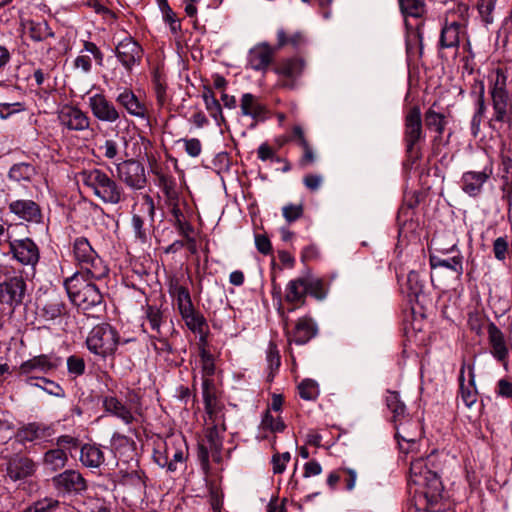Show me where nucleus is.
Wrapping results in <instances>:
<instances>
[{
    "label": "nucleus",
    "instance_id": "obj_1",
    "mask_svg": "<svg viewBox=\"0 0 512 512\" xmlns=\"http://www.w3.org/2000/svg\"><path fill=\"white\" fill-rule=\"evenodd\" d=\"M408 485L414 486V501L417 510L440 512L442 509L443 485L436 472L427 466V459L417 458L410 463Z\"/></svg>",
    "mask_w": 512,
    "mask_h": 512
},
{
    "label": "nucleus",
    "instance_id": "obj_2",
    "mask_svg": "<svg viewBox=\"0 0 512 512\" xmlns=\"http://www.w3.org/2000/svg\"><path fill=\"white\" fill-rule=\"evenodd\" d=\"M92 279L80 273H74L66 279L64 286L71 302L83 311H98L104 307L103 295Z\"/></svg>",
    "mask_w": 512,
    "mask_h": 512
},
{
    "label": "nucleus",
    "instance_id": "obj_3",
    "mask_svg": "<svg viewBox=\"0 0 512 512\" xmlns=\"http://www.w3.org/2000/svg\"><path fill=\"white\" fill-rule=\"evenodd\" d=\"M83 185L104 204L117 205L126 199L124 188L105 171L99 168L80 172Z\"/></svg>",
    "mask_w": 512,
    "mask_h": 512
},
{
    "label": "nucleus",
    "instance_id": "obj_4",
    "mask_svg": "<svg viewBox=\"0 0 512 512\" xmlns=\"http://www.w3.org/2000/svg\"><path fill=\"white\" fill-rule=\"evenodd\" d=\"M488 80L493 107L490 122L507 123L512 127V98L507 90L506 74L498 68L490 73Z\"/></svg>",
    "mask_w": 512,
    "mask_h": 512
},
{
    "label": "nucleus",
    "instance_id": "obj_5",
    "mask_svg": "<svg viewBox=\"0 0 512 512\" xmlns=\"http://www.w3.org/2000/svg\"><path fill=\"white\" fill-rule=\"evenodd\" d=\"M74 260L79 267L76 273L89 276L92 279H103L108 275L109 269L102 258L91 246L85 237H77L72 244Z\"/></svg>",
    "mask_w": 512,
    "mask_h": 512
},
{
    "label": "nucleus",
    "instance_id": "obj_6",
    "mask_svg": "<svg viewBox=\"0 0 512 512\" xmlns=\"http://www.w3.org/2000/svg\"><path fill=\"white\" fill-rule=\"evenodd\" d=\"M187 447L181 435L167 437L162 444H158L154 450L153 459L155 463L167 468L169 472H175L186 460Z\"/></svg>",
    "mask_w": 512,
    "mask_h": 512
},
{
    "label": "nucleus",
    "instance_id": "obj_7",
    "mask_svg": "<svg viewBox=\"0 0 512 512\" xmlns=\"http://www.w3.org/2000/svg\"><path fill=\"white\" fill-rule=\"evenodd\" d=\"M86 343L92 353L105 357L114 353L119 338L116 330L110 324H100L90 331Z\"/></svg>",
    "mask_w": 512,
    "mask_h": 512
},
{
    "label": "nucleus",
    "instance_id": "obj_8",
    "mask_svg": "<svg viewBox=\"0 0 512 512\" xmlns=\"http://www.w3.org/2000/svg\"><path fill=\"white\" fill-rule=\"evenodd\" d=\"M424 138L421 110L418 106H413L406 113L404 121V141L410 157L419 156L417 144Z\"/></svg>",
    "mask_w": 512,
    "mask_h": 512
},
{
    "label": "nucleus",
    "instance_id": "obj_9",
    "mask_svg": "<svg viewBox=\"0 0 512 512\" xmlns=\"http://www.w3.org/2000/svg\"><path fill=\"white\" fill-rule=\"evenodd\" d=\"M394 428L399 448L403 452H409L423 433L420 419L413 418L409 414H406L403 420L395 422Z\"/></svg>",
    "mask_w": 512,
    "mask_h": 512
},
{
    "label": "nucleus",
    "instance_id": "obj_10",
    "mask_svg": "<svg viewBox=\"0 0 512 512\" xmlns=\"http://www.w3.org/2000/svg\"><path fill=\"white\" fill-rule=\"evenodd\" d=\"M143 48L131 36H126L115 46V55L127 72L140 65L143 58Z\"/></svg>",
    "mask_w": 512,
    "mask_h": 512
},
{
    "label": "nucleus",
    "instance_id": "obj_11",
    "mask_svg": "<svg viewBox=\"0 0 512 512\" xmlns=\"http://www.w3.org/2000/svg\"><path fill=\"white\" fill-rule=\"evenodd\" d=\"M202 394L207 414V423H217L224 428L225 416L223 405L218 401L213 380L205 378L202 381Z\"/></svg>",
    "mask_w": 512,
    "mask_h": 512
},
{
    "label": "nucleus",
    "instance_id": "obj_12",
    "mask_svg": "<svg viewBox=\"0 0 512 512\" xmlns=\"http://www.w3.org/2000/svg\"><path fill=\"white\" fill-rule=\"evenodd\" d=\"M58 120L69 131L83 132L90 129V117L77 106H62L58 111Z\"/></svg>",
    "mask_w": 512,
    "mask_h": 512
},
{
    "label": "nucleus",
    "instance_id": "obj_13",
    "mask_svg": "<svg viewBox=\"0 0 512 512\" xmlns=\"http://www.w3.org/2000/svg\"><path fill=\"white\" fill-rule=\"evenodd\" d=\"M117 177L132 189L140 190L146 184L145 169L134 160H126L116 165Z\"/></svg>",
    "mask_w": 512,
    "mask_h": 512
},
{
    "label": "nucleus",
    "instance_id": "obj_14",
    "mask_svg": "<svg viewBox=\"0 0 512 512\" xmlns=\"http://www.w3.org/2000/svg\"><path fill=\"white\" fill-rule=\"evenodd\" d=\"M88 107L93 117L100 122L115 123L120 119V111L103 93L90 96Z\"/></svg>",
    "mask_w": 512,
    "mask_h": 512
},
{
    "label": "nucleus",
    "instance_id": "obj_15",
    "mask_svg": "<svg viewBox=\"0 0 512 512\" xmlns=\"http://www.w3.org/2000/svg\"><path fill=\"white\" fill-rule=\"evenodd\" d=\"M26 283L20 276L10 277L0 283V303L16 307L23 302Z\"/></svg>",
    "mask_w": 512,
    "mask_h": 512
},
{
    "label": "nucleus",
    "instance_id": "obj_16",
    "mask_svg": "<svg viewBox=\"0 0 512 512\" xmlns=\"http://www.w3.org/2000/svg\"><path fill=\"white\" fill-rule=\"evenodd\" d=\"M493 174L492 165H486L481 171H466L461 177V189L470 197H478L482 191L484 184L491 178Z\"/></svg>",
    "mask_w": 512,
    "mask_h": 512
},
{
    "label": "nucleus",
    "instance_id": "obj_17",
    "mask_svg": "<svg viewBox=\"0 0 512 512\" xmlns=\"http://www.w3.org/2000/svg\"><path fill=\"white\" fill-rule=\"evenodd\" d=\"M10 252L23 265L35 266L39 261V249L29 238L9 241Z\"/></svg>",
    "mask_w": 512,
    "mask_h": 512
},
{
    "label": "nucleus",
    "instance_id": "obj_18",
    "mask_svg": "<svg viewBox=\"0 0 512 512\" xmlns=\"http://www.w3.org/2000/svg\"><path fill=\"white\" fill-rule=\"evenodd\" d=\"M305 63L301 58H288L282 60L276 67L275 72L281 76V86L288 89L296 87V80L301 76Z\"/></svg>",
    "mask_w": 512,
    "mask_h": 512
},
{
    "label": "nucleus",
    "instance_id": "obj_19",
    "mask_svg": "<svg viewBox=\"0 0 512 512\" xmlns=\"http://www.w3.org/2000/svg\"><path fill=\"white\" fill-rule=\"evenodd\" d=\"M466 35V20L448 19L441 29L439 45L443 49L458 48L460 39Z\"/></svg>",
    "mask_w": 512,
    "mask_h": 512
},
{
    "label": "nucleus",
    "instance_id": "obj_20",
    "mask_svg": "<svg viewBox=\"0 0 512 512\" xmlns=\"http://www.w3.org/2000/svg\"><path fill=\"white\" fill-rule=\"evenodd\" d=\"M60 365V358L41 354L23 362L19 366L20 375L47 374Z\"/></svg>",
    "mask_w": 512,
    "mask_h": 512
},
{
    "label": "nucleus",
    "instance_id": "obj_21",
    "mask_svg": "<svg viewBox=\"0 0 512 512\" xmlns=\"http://www.w3.org/2000/svg\"><path fill=\"white\" fill-rule=\"evenodd\" d=\"M115 101L132 117L139 119L148 117L146 105L129 88L120 89Z\"/></svg>",
    "mask_w": 512,
    "mask_h": 512
},
{
    "label": "nucleus",
    "instance_id": "obj_22",
    "mask_svg": "<svg viewBox=\"0 0 512 512\" xmlns=\"http://www.w3.org/2000/svg\"><path fill=\"white\" fill-rule=\"evenodd\" d=\"M58 491L79 494L86 490L87 483L83 476L75 470H66L53 478Z\"/></svg>",
    "mask_w": 512,
    "mask_h": 512
},
{
    "label": "nucleus",
    "instance_id": "obj_23",
    "mask_svg": "<svg viewBox=\"0 0 512 512\" xmlns=\"http://www.w3.org/2000/svg\"><path fill=\"white\" fill-rule=\"evenodd\" d=\"M276 48L263 42L252 47L248 53V63L253 70L266 71L274 59Z\"/></svg>",
    "mask_w": 512,
    "mask_h": 512
},
{
    "label": "nucleus",
    "instance_id": "obj_24",
    "mask_svg": "<svg viewBox=\"0 0 512 512\" xmlns=\"http://www.w3.org/2000/svg\"><path fill=\"white\" fill-rule=\"evenodd\" d=\"M8 208L17 218L27 222L39 223L42 219L41 209L33 200H13L9 203Z\"/></svg>",
    "mask_w": 512,
    "mask_h": 512
},
{
    "label": "nucleus",
    "instance_id": "obj_25",
    "mask_svg": "<svg viewBox=\"0 0 512 512\" xmlns=\"http://www.w3.org/2000/svg\"><path fill=\"white\" fill-rule=\"evenodd\" d=\"M49 428L44 424L32 422L18 428L15 439L22 444L33 442L48 437Z\"/></svg>",
    "mask_w": 512,
    "mask_h": 512
},
{
    "label": "nucleus",
    "instance_id": "obj_26",
    "mask_svg": "<svg viewBox=\"0 0 512 512\" xmlns=\"http://www.w3.org/2000/svg\"><path fill=\"white\" fill-rule=\"evenodd\" d=\"M425 279L417 271H410L407 275L406 282L402 285V292L406 294L410 302H419L424 295Z\"/></svg>",
    "mask_w": 512,
    "mask_h": 512
},
{
    "label": "nucleus",
    "instance_id": "obj_27",
    "mask_svg": "<svg viewBox=\"0 0 512 512\" xmlns=\"http://www.w3.org/2000/svg\"><path fill=\"white\" fill-rule=\"evenodd\" d=\"M34 472L35 463L27 457H14L7 466V473L14 481L31 476Z\"/></svg>",
    "mask_w": 512,
    "mask_h": 512
},
{
    "label": "nucleus",
    "instance_id": "obj_28",
    "mask_svg": "<svg viewBox=\"0 0 512 512\" xmlns=\"http://www.w3.org/2000/svg\"><path fill=\"white\" fill-rule=\"evenodd\" d=\"M316 331V325L312 319L303 317L297 321L289 340L297 345H303L316 335Z\"/></svg>",
    "mask_w": 512,
    "mask_h": 512
},
{
    "label": "nucleus",
    "instance_id": "obj_29",
    "mask_svg": "<svg viewBox=\"0 0 512 512\" xmlns=\"http://www.w3.org/2000/svg\"><path fill=\"white\" fill-rule=\"evenodd\" d=\"M241 113L258 121L265 118L266 107L260 102L259 98L251 93H245L240 101Z\"/></svg>",
    "mask_w": 512,
    "mask_h": 512
},
{
    "label": "nucleus",
    "instance_id": "obj_30",
    "mask_svg": "<svg viewBox=\"0 0 512 512\" xmlns=\"http://www.w3.org/2000/svg\"><path fill=\"white\" fill-rule=\"evenodd\" d=\"M306 296L307 288L304 275L287 283L285 291L286 302L302 306L305 304Z\"/></svg>",
    "mask_w": 512,
    "mask_h": 512
},
{
    "label": "nucleus",
    "instance_id": "obj_31",
    "mask_svg": "<svg viewBox=\"0 0 512 512\" xmlns=\"http://www.w3.org/2000/svg\"><path fill=\"white\" fill-rule=\"evenodd\" d=\"M24 33L35 42L45 41L48 37H54V32L45 20H26L22 23Z\"/></svg>",
    "mask_w": 512,
    "mask_h": 512
},
{
    "label": "nucleus",
    "instance_id": "obj_32",
    "mask_svg": "<svg viewBox=\"0 0 512 512\" xmlns=\"http://www.w3.org/2000/svg\"><path fill=\"white\" fill-rule=\"evenodd\" d=\"M488 337L493 356L499 361H505L508 357V349L504 335L494 323H490L488 326Z\"/></svg>",
    "mask_w": 512,
    "mask_h": 512
},
{
    "label": "nucleus",
    "instance_id": "obj_33",
    "mask_svg": "<svg viewBox=\"0 0 512 512\" xmlns=\"http://www.w3.org/2000/svg\"><path fill=\"white\" fill-rule=\"evenodd\" d=\"M102 403L106 412L118 417L125 424H131L134 421V416L131 410L116 397L104 396Z\"/></svg>",
    "mask_w": 512,
    "mask_h": 512
},
{
    "label": "nucleus",
    "instance_id": "obj_34",
    "mask_svg": "<svg viewBox=\"0 0 512 512\" xmlns=\"http://www.w3.org/2000/svg\"><path fill=\"white\" fill-rule=\"evenodd\" d=\"M104 453L94 444H85L81 447L80 461L89 468H98L104 463Z\"/></svg>",
    "mask_w": 512,
    "mask_h": 512
},
{
    "label": "nucleus",
    "instance_id": "obj_35",
    "mask_svg": "<svg viewBox=\"0 0 512 512\" xmlns=\"http://www.w3.org/2000/svg\"><path fill=\"white\" fill-rule=\"evenodd\" d=\"M430 265L432 269L445 268L455 273L457 276L463 273V257L458 252L449 258H441L436 255L430 256Z\"/></svg>",
    "mask_w": 512,
    "mask_h": 512
},
{
    "label": "nucleus",
    "instance_id": "obj_36",
    "mask_svg": "<svg viewBox=\"0 0 512 512\" xmlns=\"http://www.w3.org/2000/svg\"><path fill=\"white\" fill-rule=\"evenodd\" d=\"M169 293L176 299L179 312L186 311L193 307L189 290L179 284L178 280H171L169 283Z\"/></svg>",
    "mask_w": 512,
    "mask_h": 512
},
{
    "label": "nucleus",
    "instance_id": "obj_37",
    "mask_svg": "<svg viewBox=\"0 0 512 512\" xmlns=\"http://www.w3.org/2000/svg\"><path fill=\"white\" fill-rule=\"evenodd\" d=\"M43 316L54 320L65 313V304L59 294L52 292L42 307Z\"/></svg>",
    "mask_w": 512,
    "mask_h": 512
},
{
    "label": "nucleus",
    "instance_id": "obj_38",
    "mask_svg": "<svg viewBox=\"0 0 512 512\" xmlns=\"http://www.w3.org/2000/svg\"><path fill=\"white\" fill-rule=\"evenodd\" d=\"M385 403L387 409L392 414V422L393 424L399 420H403L405 418L406 406L404 402L400 399V396L395 391H387L385 396Z\"/></svg>",
    "mask_w": 512,
    "mask_h": 512
},
{
    "label": "nucleus",
    "instance_id": "obj_39",
    "mask_svg": "<svg viewBox=\"0 0 512 512\" xmlns=\"http://www.w3.org/2000/svg\"><path fill=\"white\" fill-rule=\"evenodd\" d=\"M68 461L66 452L61 448L48 450L43 457V464L46 469L57 471L62 469Z\"/></svg>",
    "mask_w": 512,
    "mask_h": 512
},
{
    "label": "nucleus",
    "instance_id": "obj_40",
    "mask_svg": "<svg viewBox=\"0 0 512 512\" xmlns=\"http://www.w3.org/2000/svg\"><path fill=\"white\" fill-rule=\"evenodd\" d=\"M9 178L15 182H30L36 175V169L29 163L14 164L9 170Z\"/></svg>",
    "mask_w": 512,
    "mask_h": 512
},
{
    "label": "nucleus",
    "instance_id": "obj_41",
    "mask_svg": "<svg viewBox=\"0 0 512 512\" xmlns=\"http://www.w3.org/2000/svg\"><path fill=\"white\" fill-rule=\"evenodd\" d=\"M202 98L204 100L205 107L209 112L210 116L214 118V120L218 124H220V121H224L221 105L219 101L215 98V95L211 88L204 87Z\"/></svg>",
    "mask_w": 512,
    "mask_h": 512
},
{
    "label": "nucleus",
    "instance_id": "obj_42",
    "mask_svg": "<svg viewBox=\"0 0 512 512\" xmlns=\"http://www.w3.org/2000/svg\"><path fill=\"white\" fill-rule=\"evenodd\" d=\"M182 319L184 320L186 326L194 333H201L203 331L204 326L206 325V320L202 314L197 312L193 307L186 309V311L180 312Z\"/></svg>",
    "mask_w": 512,
    "mask_h": 512
},
{
    "label": "nucleus",
    "instance_id": "obj_43",
    "mask_svg": "<svg viewBox=\"0 0 512 512\" xmlns=\"http://www.w3.org/2000/svg\"><path fill=\"white\" fill-rule=\"evenodd\" d=\"M406 52L409 58L421 57L423 53L422 34L418 28L408 31Z\"/></svg>",
    "mask_w": 512,
    "mask_h": 512
},
{
    "label": "nucleus",
    "instance_id": "obj_44",
    "mask_svg": "<svg viewBox=\"0 0 512 512\" xmlns=\"http://www.w3.org/2000/svg\"><path fill=\"white\" fill-rule=\"evenodd\" d=\"M434 105L425 112V124L427 128L437 132L441 136L445 130L446 117L442 113H438L433 109Z\"/></svg>",
    "mask_w": 512,
    "mask_h": 512
},
{
    "label": "nucleus",
    "instance_id": "obj_45",
    "mask_svg": "<svg viewBox=\"0 0 512 512\" xmlns=\"http://www.w3.org/2000/svg\"><path fill=\"white\" fill-rule=\"evenodd\" d=\"M304 277L307 288V295L309 294L318 300H323L327 294V289L323 280L310 273H307L304 275Z\"/></svg>",
    "mask_w": 512,
    "mask_h": 512
},
{
    "label": "nucleus",
    "instance_id": "obj_46",
    "mask_svg": "<svg viewBox=\"0 0 512 512\" xmlns=\"http://www.w3.org/2000/svg\"><path fill=\"white\" fill-rule=\"evenodd\" d=\"M485 112L486 104L484 99V86L482 85L476 101V110L471 120V132L474 136H477L480 131Z\"/></svg>",
    "mask_w": 512,
    "mask_h": 512
},
{
    "label": "nucleus",
    "instance_id": "obj_47",
    "mask_svg": "<svg viewBox=\"0 0 512 512\" xmlns=\"http://www.w3.org/2000/svg\"><path fill=\"white\" fill-rule=\"evenodd\" d=\"M460 392L461 398L464 404L467 407H471L477 401V393L474 387V379L473 375H471V379L469 380V385L465 386L464 384V368L460 371Z\"/></svg>",
    "mask_w": 512,
    "mask_h": 512
},
{
    "label": "nucleus",
    "instance_id": "obj_48",
    "mask_svg": "<svg viewBox=\"0 0 512 512\" xmlns=\"http://www.w3.org/2000/svg\"><path fill=\"white\" fill-rule=\"evenodd\" d=\"M206 438L211 449L219 451L222 447V434L226 431V424L224 428L218 426L217 423H207Z\"/></svg>",
    "mask_w": 512,
    "mask_h": 512
},
{
    "label": "nucleus",
    "instance_id": "obj_49",
    "mask_svg": "<svg viewBox=\"0 0 512 512\" xmlns=\"http://www.w3.org/2000/svg\"><path fill=\"white\" fill-rule=\"evenodd\" d=\"M401 12L407 17L420 18L425 12L423 0H399Z\"/></svg>",
    "mask_w": 512,
    "mask_h": 512
},
{
    "label": "nucleus",
    "instance_id": "obj_50",
    "mask_svg": "<svg viewBox=\"0 0 512 512\" xmlns=\"http://www.w3.org/2000/svg\"><path fill=\"white\" fill-rule=\"evenodd\" d=\"M495 5L496 0H478V11L485 25H490L494 22Z\"/></svg>",
    "mask_w": 512,
    "mask_h": 512
},
{
    "label": "nucleus",
    "instance_id": "obj_51",
    "mask_svg": "<svg viewBox=\"0 0 512 512\" xmlns=\"http://www.w3.org/2000/svg\"><path fill=\"white\" fill-rule=\"evenodd\" d=\"M59 501L53 499H42L24 510V512H60Z\"/></svg>",
    "mask_w": 512,
    "mask_h": 512
},
{
    "label": "nucleus",
    "instance_id": "obj_52",
    "mask_svg": "<svg viewBox=\"0 0 512 512\" xmlns=\"http://www.w3.org/2000/svg\"><path fill=\"white\" fill-rule=\"evenodd\" d=\"M298 390L300 397L304 400H313L318 395L317 384L310 379L303 380L299 384Z\"/></svg>",
    "mask_w": 512,
    "mask_h": 512
},
{
    "label": "nucleus",
    "instance_id": "obj_53",
    "mask_svg": "<svg viewBox=\"0 0 512 512\" xmlns=\"http://www.w3.org/2000/svg\"><path fill=\"white\" fill-rule=\"evenodd\" d=\"M146 317L151 329L160 334V327L163 320L161 310L156 306H148L146 309Z\"/></svg>",
    "mask_w": 512,
    "mask_h": 512
},
{
    "label": "nucleus",
    "instance_id": "obj_54",
    "mask_svg": "<svg viewBox=\"0 0 512 512\" xmlns=\"http://www.w3.org/2000/svg\"><path fill=\"white\" fill-rule=\"evenodd\" d=\"M304 207L302 203L287 204L282 208V215L288 223H292L303 216Z\"/></svg>",
    "mask_w": 512,
    "mask_h": 512
},
{
    "label": "nucleus",
    "instance_id": "obj_55",
    "mask_svg": "<svg viewBox=\"0 0 512 512\" xmlns=\"http://www.w3.org/2000/svg\"><path fill=\"white\" fill-rule=\"evenodd\" d=\"M67 369L69 374L74 377L81 376L85 372V362L83 358L72 355L67 359Z\"/></svg>",
    "mask_w": 512,
    "mask_h": 512
},
{
    "label": "nucleus",
    "instance_id": "obj_56",
    "mask_svg": "<svg viewBox=\"0 0 512 512\" xmlns=\"http://www.w3.org/2000/svg\"><path fill=\"white\" fill-rule=\"evenodd\" d=\"M262 426L272 432H282L285 429L283 420L280 417L274 418L269 411L265 413L262 419Z\"/></svg>",
    "mask_w": 512,
    "mask_h": 512
},
{
    "label": "nucleus",
    "instance_id": "obj_57",
    "mask_svg": "<svg viewBox=\"0 0 512 512\" xmlns=\"http://www.w3.org/2000/svg\"><path fill=\"white\" fill-rule=\"evenodd\" d=\"M291 455L289 452L275 453L272 457L273 472L281 474L285 471L287 463L290 461Z\"/></svg>",
    "mask_w": 512,
    "mask_h": 512
},
{
    "label": "nucleus",
    "instance_id": "obj_58",
    "mask_svg": "<svg viewBox=\"0 0 512 512\" xmlns=\"http://www.w3.org/2000/svg\"><path fill=\"white\" fill-rule=\"evenodd\" d=\"M176 229L178 230L179 234L182 235L188 244H191L193 247L195 246V238L192 237V234L194 232L193 226L187 222V221H178L177 223H174Z\"/></svg>",
    "mask_w": 512,
    "mask_h": 512
},
{
    "label": "nucleus",
    "instance_id": "obj_59",
    "mask_svg": "<svg viewBox=\"0 0 512 512\" xmlns=\"http://www.w3.org/2000/svg\"><path fill=\"white\" fill-rule=\"evenodd\" d=\"M99 151L107 159H114L119 152L118 143L113 139H107L102 145L98 146Z\"/></svg>",
    "mask_w": 512,
    "mask_h": 512
},
{
    "label": "nucleus",
    "instance_id": "obj_60",
    "mask_svg": "<svg viewBox=\"0 0 512 512\" xmlns=\"http://www.w3.org/2000/svg\"><path fill=\"white\" fill-rule=\"evenodd\" d=\"M303 184L305 187L314 192L320 189L323 184V176L320 174H307L303 177Z\"/></svg>",
    "mask_w": 512,
    "mask_h": 512
},
{
    "label": "nucleus",
    "instance_id": "obj_61",
    "mask_svg": "<svg viewBox=\"0 0 512 512\" xmlns=\"http://www.w3.org/2000/svg\"><path fill=\"white\" fill-rule=\"evenodd\" d=\"M185 151L191 157H198L202 152V145L199 139H183Z\"/></svg>",
    "mask_w": 512,
    "mask_h": 512
},
{
    "label": "nucleus",
    "instance_id": "obj_62",
    "mask_svg": "<svg viewBox=\"0 0 512 512\" xmlns=\"http://www.w3.org/2000/svg\"><path fill=\"white\" fill-rule=\"evenodd\" d=\"M131 224L136 238L140 239L142 242H145L147 239V235L144 229V222L141 216L134 214L132 216Z\"/></svg>",
    "mask_w": 512,
    "mask_h": 512
},
{
    "label": "nucleus",
    "instance_id": "obj_63",
    "mask_svg": "<svg viewBox=\"0 0 512 512\" xmlns=\"http://www.w3.org/2000/svg\"><path fill=\"white\" fill-rule=\"evenodd\" d=\"M267 363L270 370H277L280 366V355L275 344L270 343L267 350Z\"/></svg>",
    "mask_w": 512,
    "mask_h": 512
},
{
    "label": "nucleus",
    "instance_id": "obj_64",
    "mask_svg": "<svg viewBox=\"0 0 512 512\" xmlns=\"http://www.w3.org/2000/svg\"><path fill=\"white\" fill-rule=\"evenodd\" d=\"M508 250V243L505 238L498 237L493 243V252L495 258L498 260H504L506 258Z\"/></svg>",
    "mask_w": 512,
    "mask_h": 512
}]
</instances>
